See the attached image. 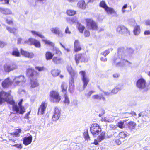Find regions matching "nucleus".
<instances>
[{
    "mask_svg": "<svg viewBox=\"0 0 150 150\" xmlns=\"http://www.w3.org/2000/svg\"><path fill=\"white\" fill-rule=\"evenodd\" d=\"M26 75L30 80L31 86L32 88L37 87L39 85L38 78L39 73L32 68H28L26 71Z\"/></svg>",
    "mask_w": 150,
    "mask_h": 150,
    "instance_id": "1",
    "label": "nucleus"
},
{
    "mask_svg": "<svg viewBox=\"0 0 150 150\" xmlns=\"http://www.w3.org/2000/svg\"><path fill=\"white\" fill-rule=\"evenodd\" d=\"M10 95L9 93L4 91L0 92V105L6 102L12 105V108L13 112L18 111V106L16 104L15 101L13 100H10L7 98Z\"/></svg>",
    "mask_w": 150,
    "mask_h": 150,
    "instance_id": "2",
    "label": "nucleus"
},
{
    "mask_svg": "<svg viewBox=\"0 0 150 150\" xmlns=\"http://www.w3.org/2000/svg\"><path fill=\"white\" fill-rule=\"evenodd\" d=\"M49 100L52 103H58L61 101L62 97L59 93L55 90L50 91L49 93Z\"/></svg>",
    "mask_w": 150,
    "mask_h": 150,
    "instance_id": "3",
    "label": "nucleus"
},
{
    "mask_svg": "<svg viewBox=\"0 0 150 150\" xmlns=\"http://www.w3.org/2000/svg\"><path fill=\"white\" fill-rule=\"evenodd\" d=\"M86 27L88 30L96 31L98 30V26L97 23L91 18L85 19Z\"/></svg>",
    "mask_w": 150,
    "mask_h": 150,
    "instance_id": "4",
    "label": "nucleus"
},
{
    "mask_svg": "<svg viewBox=\"0 0 150 150\" xmlns=\"http://www.w3.org/2000/svg\"><path fill=\"white\" fill-rule=\"evenodd\" d=\"M101 131V127L97 123H93L90 127V131L93 136L98 135Z\"/></svg>",
    "mask_w": 150,
    "mask_h": 150,
    "instance_id": "5",
    "label": "nucleus"
},
{
    "mask_svg": "<svg viewBox=\"0 0 150 150\" xmlns=\"http://www.w3.org/2000/svg\"><path fill=\"white\" fill-rule=\"evenodd\" d=\"M55 54H57V55L53 57L52 59V62L56 64H61L63 61L62 58L61 57V52L59 50L56 49L55 50Z\"/></svg>",
    "mask_w": 150,
    "mask_h": 150,
    "instance_id": "6",
    "label": "nucleus"
},
{
    "mask_svg": "<svg viewBox=\"0 0 150 150\" xmlns=\"http://www.w3.org/2000/svg\"><path fill=\"white\" fill-rule=\"evenodd\" d=\"M136 86L137 87L140 89L148 90L147 88V83L146 80L143 78H141L137 80Z\"/></svg>",
    "mask_w": 150,
    "mask_h": 150,
    "instance_id": "7",
    "label": "nucleus"
},
{
    "mask_svg": "<svg viewBox=\"0 0 150 150\" xmlns=\"http://www.w3.org/2000/svg\"><path fill=\"white\" fill-rule=\"evenodd\" d=\"M79 74L81 76L82 81L83 83V87L85 88L90 81L89 78L86 75V73L84 71L82 70L79 72Z\"/></svg>",
    "mask_w": 150,
    "mask_h": 150,
    "instance_id": "8",
    "label": "nucleus"
},
{
    "mask_svg": "<svg viewBox=\"0 0 150 150\" xmlns=\"http://www.w3.org/2000/svg\"><path fill=\"white\" fill-rule=\"evenodd\" d=\"M117 32L119 34L125 35L130 34V32L128 29L124 25H119L116 28Z\"/></svg>",
    "mask_w": 150,
    "mask_h": 150,
    "instance_id": "9",
    "label": "nucleus"
},
{
    "mask_svg": "<svg viewBox=\"0 0 150 150\" xmlns=\"http://www.w3.org/2000/svg\"><path fill=\"white\" fill-rule=\"evenodd\" d=\"M4 68L6 72H9L17 68V65L15 63H11L9 64H5Z\"/></svg>",
    "mask_w": 150,
    "mask_h": 150,
    "instance_id": "10",
    "label": "nucleus"
},
{
    "mask_svg": "<svg viewBox=\"0 0 150 150\" xmlns=\"http://www.w3.org/2000/svg\"><path fill=\"white\" fill-rule=\"evenodd\" d=\"M74 59L77 64H78L81 61V62H85V58L84 54L82 53H77L74 55Z\"/></svg>",
    "mask_w": 150,
    "mask_h": 150,
    "instance_id": "11",
    "label": "nucleus"
},
{
    "mask_svg": "<svg viewBox=\"0 0 150 150\" xmlns=\"http://www.w3.org/2000/svg\"><path fill=\"white\" fill-rule=\"evenodd\" d=\"M25 78L24 76H20L15 77L13 79L14 86L19 85L21 83H25Z\"/></svg>",
    "mask_w": 150,
    "mask_h": 150,
    "instance_id": "12",
    "label": "nucleus"
},
{
    "mask_svg": "<svg viewBox=\"0 0 150 150\" xmlns=\"http://www.w3.org/2000/svg\"><path fill=\"white\" fill-rule=\"evenodd\" d=\"M105 135L106 133L104 131H102L100 133V135L98 136L97 139H95L93 143L92 144H94L96 145H98V142H101L105 139Z\"/></svg>",
    "mask_w": 150,
    "mask_h": 150,
    "instance_id": "13",
    "label": "nucleus"
},
{
    "mask_svg": "<svg viewBox=\"0 0 150 150\" xmlns=\"http://www.w3.org/2000/svg\"><path fill=\"white\" fill-rule=\"evenodd\" d=\"M13 82L10 79V77H8L6 78L2 82V86L3 88L9 87L11 85Z\"/></svg>",
    "mask_w": 150,
    "mask_h": 150,
    "instance_id": "14",
    "label": "nucleus"
},
{
    "mask_svg": "<svg viewBox=\"0 0 150 150\" xmlns=\"http://www.w3.org/2000/svg\"><path fill=\"white\" fill-rule=\"evenodd\" d=\"M23 101V100L21 99L18 103V111H15L16 113L23 114L25 112L26 109L22 105Z\"/></svg>",
    "mask_w": 150,
    "mask_h": 150,
    "instance_id": "15",
    "label": "nucleus"
},
{
    "mask_svg": "<svg viewBox=\"0 0 150 150\" xmlns=\"http://www.w3.org/2000/svg\"><path fill=\"white\" fill-rule=\"evenodd\" d=\"M47 106V103L45 101L42 102L40 106L38 112V115H43L44 114L45 111Z\"/></svg>",
    "mask_w": 150,
    "mask_h": 150,
    "instance_id": "16",
    "label": "nucleus"
},
{
    "mask_svg": "<svg viewBox=\"0 0 150 150\" xmlns=\"http://www.w3.org/2000/svg\"><path fill=\"white\" fill-rule=\"evenodd\" d=\"M67 70L71 78V81H69V84L71 83H74V78L76 75V73L71 67H69L67 68Z\"/></svg>",
    "mask_w": 150,
    "mask_h": 150,
    "instance_id": "17",
    "label": "nucleus"
},
{
    "mask_svg": "<svg viewBox=\"0 0 150 150\" xmlns=\"http://www.w3.org/2000/svg\"><path fill=\"white\" fill-rule=\"evenodd\" d=\"M20 53L22 56L28 58H32L34 56L33 53L29 52L22 48L20 49Z\"/></svg>",
    "mask_w": 150,
    "mask_h": 150,
    "instance_id": "18",
    "label": "nucleus"
},
{
    "mask_svg": "<svg viewBox=\"0 0 150 150\" xmlns=\"http://www.w3.org/2000/svg\"><path fill=\"white\" fill-rule=\"evenodd\" d=\"M60 112L59 109L57 107L54 108V113L52 116V119L54 121H56L60 117Z\"/></svg>",
    "mask_w": 150,
    "mask_h": 150,
    "instance_id": "19",
    "label": "nucleus"
},
{
    "mask_svg": "<svg viewBox=\"0 0 150 150\" xmlns=\"http://www.w3.org/2000/svg\"><path fill=\"white\" fill-rule=\"evenodd\" d=\"M74 51L75 52H78L80 51L82 48L80 45V41L77 40H75L74 43Z\"/></svg>",
    "mask_w": 150,
    "mask_h": 150,
    "instance_id": "20",
    "label": "nucleus"
},
{
    "mask_svg": "<svg viewBox=\"0 0 150 150\" xmlns=\"http://www.w3.org/2000/svg\"><path fill=\"white\" fill-rule=\"evenodd\" d=\"M33 139L32 136L30 135L28 137H25L23 140V144L25 146L28 145L31 143Z\"/></svg>",
    "mask_w": 150,
    "mask_h": 150,
    "instance_id": "21",
    "label": "nucleus"
},
{
    "mask_svg": "<svg viewBox=\"0 0 150 150\" xmlns=\"http://www.w3.org/2000/svg\"><path fill=\"white\" fill-rule=\"evenodd\" d=\"M78 6L81 9H85L87 6L84 0H81L79 1L77 3Z\"/></svg>",
    "mask_w": 150,
    "mask_h": 150,
    "instance_id": "22",
    "label": "nucleus"
},
{
    "mask_svg": "<svg viewBox=\"0 0 150 150\" xmlns=\"http://www.w3.org/2000/svg\"><path fill=\"white\" fill-rule=\"evenodd\" d=\"M29 41L31 42V44L34 45L36 47H40L41 46L40 43L37 40L33 39H30Z\"/></svg>",
    "mask_w": 150,
    "mask_h": 150,
    "instance_id": "23",
    "label": "nucleus"
},
{
    "mask_svg": "<svg viewBox=\"0 0 150 150\" xmlns=\"http://www.w3.org/2000/svg\"><path fill=\"white\" fill-rule=\"evenodd\" d=\"M54 54L50 51L47 52L45 54L46 59L47 60L52 59Z\"/></svg>",
    "mask_w": 150,
    "mask_h": 150,
    "instance_id": "24",
    "label": "nucleus"
},
{
    "mask_svg": "<svg viewBox=\"0 0 150 150\" xmlns=\"http://www.w3.org/2000/svg\"><path fill=\"white\" fill-rule=\"evenodd\" d=\"M61 91L64 94L67 93V84L65 82H63L61 86Z\"/></svg>",
    "mask_w": 150,
    "mask_h": 150,
    "instance_id": "25",
    "label": "nucleus"
},
{
    "mask_svg": "<svg viewBox=\"0 0 150 150\" xmlns=\"http://www.w3.org/2000/svg\"><path fill=\"white\" fill-rule=\"evenodd\" d=\"M22 130L21 129H16L15 132L10 133V134L14 137H19L20 136V134L21 133Z\"/></svg>",
    "mask_w": 150,
    "mask_h": 150,
    "instance_id": "26",
    "label": "nucleus"
},
{
    "mask_svg": "<svg viewBox=\"0 0 150 150\" xmlns=\"http://www.w3.org/2000/svg\"><path fill=\"white\" fill-rule=\"evenodd\" d=\"M136 126V123L132 121L129 122L127 124V126L128 128L131 130H132L134 129Z\"/></svg>",
    "mask_w": 150,
    "mask_h": 150,
    "instance_id": "27",
    "label": "nucleus"
},
{
    "mask_svg": "<svg viewBox=\"0 0 150 150\" xmlns=\"http://www.w3.org/2000/svg\"><path fill=\"white\" fill-rule=\"evenodd\" d=\"M0 12L5 15H10L12 14L11 11L8 9H4L0 7Z\"/></svg>",
    "mask_w": 150,
    "mask_h": 150,
    "instance_id": "28",
    "label": "nucleus"
},
{
    "mask_svg": "<svg viewBox=\"0 0 150 150\" xmlns=\"http://www.w3.org/2000/svg\"><path fill=\"white\" fill-rule=\"evenodd\" d=\"M92 98L93 100H100L102 99L104 101L105 100V98L104 97L100 96V95L98 94H95L93 95L92 97Z\"/></svg>",
    "mask_w": 150,
    "mask_h": 150,
    "instance_id": "29",
    "label": "nucleus"
},
{
    "mask_svg": "<svg viewBox=\"0 0 150 150\" xmlns=\"http://www.w3.org/2000/svg\"><path fill=\"white\" fill-rule=\"evenodd\" d=\"M140 26L136 25L134 28L133 32L135 35H138L140 33Z\"/></svg>",
    "mask_w": 150,
    "mask_h": 150,
    "instance_id": "30",
    "label": "nucleus"
},
{
    "mask_svg": "<svg viewBox=\"0 0 150 150\" xmlns=\"http://www.w3.org/2000/svg\"><path fill=\"white\" fill-rule=\"evenodd\" d=\"M6 29L10 33H12L13 34H15L17 31V29L16 28H12L9 26H7L6 27Z\"/></svg>",
    "mask_w": 150,
    "mask_h": 150,
    "instance_id": "31",
    "label": "nucleus"
},
{
    "mask_svg": "<svg viewBox=\"0 0 150 150\" xmlns=\"http://www.w3.org/2000/svg\"><path fill=\"white\" fill-rule=\"evenodd\" d=\"M11 54L12 55L17 57H19L21 56L19 51L18 49L17 48H14L13 49Z\"/></svg>",
    "mask_w": 150,
    "mask_h": 150,
    "instance_id": "32",
    "label": "nucleus"
},
{
    "mask_svg": "<svg viewBox=\"0 0 150 150\" xmlns=\"http://www.w3.org/2000/svg\"><path fill=\"white\" fill-rule=\"evenodd\" d=\"M104 10L108 14H112L115 13V10L113 8L109 7L108 6Z\"/></svg>",
    "mask_w": 150,
    "mask_h": 150,
    "instance_id": "33",
    "label": "nucleus"
},
{
    "mask_svg": "<svg viewBox=\"0 0 150 150\" xmlns=\"http://www.w3.org/2000/svg\"><path fill=\"white\" fill-rule=\"evenodd\" d=\"M60 73V71L59 69H53L51 71V73L54 76L56 77L59 75Z\"/></svg>",
    "mask_w": 150,
    "mask_h": 150,
    "instance_id": "34",
    "label": "nucleus"
},
{
    "mask_svg": "<svg viewBox=\"0 0 150 150\" xmlns=\"http://www.w3.org/2000/svg\"><path fill=\"white\" fill-rule=\"evenodd\" d=\"M66 13L69 16H73L76 13V11L72 9H68L67 10Z\"/></svg>",
    "mask_w": 150,
    "mask_h": 150,
    "instance_id": "35",
    "label": "nucleus"
},
{
    "mask_svg": "<svg viewBox=\"0 0 150 150\" xmlns=\"http://www.w3.org/2000/svg\"><path fill=\"white\" fill-rule=\"evenodd\" d=\"M63 97L64 98V103L66 104H69L70 103V100L67 93L64 94Z\"/></svg>",
    "mask_w": 150,
    "mask_h": 150,
    "instance_id": "36",
    "label": "nucleus"
},
{
    "mask_svg": "<svg viewBox=\"0 0 150 150\" xmlns=\"http://www.w3.org/2000/svg\"><path fill=\"white\" fill-rule=\"evenodd\" d=\"M83 137L85 140H90V137L88 134V130L87 129L85 130L83 133Z\"/></svg>",
    "mask_w": 150,
    "mask_h": 150,
    "instance_id": "37",
    "label": "nucleus"
},
{
    "mask_svg": "<svg viewBox=\"0 0 150 150\" xmlns=\"http://www.w3.org/2000/svg\"><path fill=\"white\" fill-rule=\"evenodd\" d=\"M6 22L9 25H12L13 24V18L11 17H7L6 19Z\"/></svg>",
    "mask_w": 150,
    "mask_h": 150,
    "instance_id": "38",
    "label": "nucleus"
},
{
    "mask_svg": "<svg viewBox=\"0 0 150 150\" xmlns=\"http://www.w3.org/2000/svg\"><path fill=\"white\" fill-rule=\"evenodd\" d=\"M126 120H124L123 121H121L118 122L117 126L121 129H122L124 127V123L126 122Z\"/></svg>",
    "mask_w": 150,
    "mask_h": 150,
    "instance_id": "39",
    "label": "nucleus"
},
{
    "mask_svg": "<svg viewBox=\"0 0 150 150\" xmlns=\"http://www.w3.org/2000/svg\"><path fill=\"white\" fill-rule=\"evenodd\" d=\"M99 6L100 7L103 8L104 9L108 6L106 4L105 1H101L99 4Z\"/></svg>",
    "mask_w": 150,
    "mask_h": 150,
    "instance_id": "40",
    "label": "nucleus"
},
{
    "mask_svg": "<svg viewBox=\"0 0 150 150\" xmlns=\"http://www.w3.org/2000/svg\"><path fill=\"white\" fill-rule=\"evenodd\" d=\"M77 28L79 32L81 33H83L85 29V26L81 24L79 25Z\"/></svg>",
    "mask_w": 150,
    "mask_h": 150,
    "instance_id": "41",
    "label": "nucleus"
},
{
    "mask_svg": "<svg viewBox=\"0 0 150 150\" xmlns=\"http://www.w3.org/2000/svg\"><path fill=\"white\" fill-rule=\"evenodd\" d=\"M127 136L126 133L124 131H122L119 133L118 136L120 138L124 139Z\"/></svg>",
    "mask_w": 150,
    "mask_h": 150,
    "instance_id": "42",
    "label": "nucleus"
},
{
    "mask_svg": "<svg viewBox=\"0 0 150 150\" xmlns=\"http://www.w3.org/2000/svg\"><path fill=\"white\" fill-rule=\"evenodd\" d=\"M51 31L53 33H54L55 34H57L59 35L60 34V33L59 32V30H58V29L57 28H52L51 29Z\"/></svg>",
    "mask_w": 150,
    "mask_h": 150,
    "instance_id": "43",
    "label": "nucleus"
},
{
    "mask_svg": "<svg viewBox=\"0 0 150 150\" xmlns=\"http://www.w3.org/2000/svg\"><path fill=\"white\" fill-rule=\"evenodd\" d=\"M42 41L45 44H47L52 46H53L54 45V44L49 40H43Z\"/></svg>",
    "mask_w": 150,
    "mask_h": 150,
    "instance_id": "44",
    "label": "nucleus"
},
{
    "mask_svg": "<svg viewBox=\"0 0 150 150\" xmlns=\"http://www.w3.org/2000/svg\"><path fill=\"white\" fill-rule=\"evenodd\" d=\"M31 32L32 34H33L34 35H36L37 36H39L41 38H44V36L43 35H42L40 33H38V32L32 30L31 31Z\"/></svg>",
    "mask_w": 150,
    "mask_h": 150,
    "instance_id": "45",
    "label": "nucleus"
},
{
    "mask_svg": "<svg viewBox=\"0 0 150 150\" xmlns=\"http://www.w3.org/2000/svg\"><path fill=\"white\" fill-rule=\"evenodd\" d=\"M115 142L117 145H119L121 143L122 141L118 137H116L115 139Z\"/></svg>",
    "mask_w": 150,
    "mask_h": 150,
    "instance_id": "46",
    "label": "nucleus"
},
{
    "mask_svg": "<svg viewBox=\"0 0 150 150\" xmlns=\"http://www.w3.org/2000/svg\"><path fill=\"white\" fill-rule=\"evenodd\" d=\"M120 90V88H118L115 87L112 90L111 92L113 94H116Z\"/></svg>",
    "mask_w": 150,
    "mask_h": 150,
    "instance_id": "47",
    "label": "nucleus"
},
{
    "mask_svg": "<svg viewBox=\"0 0 150 150\" xmlns=\"http://www.w3.org/2000/svg\"><path fill=\"white\" fill-rule=\"evenodd\" d=\"M35 69L39 71H41L44 69V67H43L36 66L35 67Z\"/></svg>",
    "mask_w": 150,
    "mask_h": 150,
    "instance_id": "48",
    "label": "nucleus"
},
{
    "mask_svg": "<svg viewBox=\"0 0 150 150\" xmlns=\"http://www.w3.org/2000/svg\"><path fill=\"white\" fill-rule=\"evenodd\" d=\"M110 53V51L109 49L106 50L104 51L101 53V54L104 55V56H106Z\"/></svg>",
    "mask_w": 150,
    "mask_h": 150,
    "instance_id": "49",
    "label": "nucleus"
},
{
    "mask_svg": "<svg viewBox=\"0 0 150 150\" xmlns=\"http://www.w3.org/2000/svg\"><path fill=\"white\" fill-rule=\"evenodd\" d=\"M95 92V91H91L88 92V93L85 94L86 96L87 97H90L93 93H94Z\"/></svg>",
    "mask_w": 150,
    "mask_h": 150,
    "instance_id": "50",
    "label": "nucleus"
},
{
    "mask_svg": "<svg viewBox=\"0 0 150 150\" xmlns=\"http://www.w3.org/2000/svg\"><path fill=\"white\" fill-rule=\"evenodd\" d=\"M11 146L16 147L17 148L19 149H21L22 148V146L21 144H15L14 145H12Z\"/></svg>",
    "mask_w": 150,
    "mask_h": 150,
    "instance_id": "51",
    "label": "nucleus"
},
{
    "mask_svg": "<svg viewBox=\"0 0 150 150\" xmlns=\"http://www.w3.org/2000/svg\"><path fill=\"white\" fill-rule=\"evenodd\" d=\"M84 35L86 37H89L90 35V32L89 30H85L84 32Z\"/></svg>",
    "mask_w": 150,
    "mask_h": 150,
    "instance_id": "52",
    "label": "nucleus"
},
{
    "mask_svg": "<svg viewBox=\"0 0 150 150\" xmlns=\"http://www.w3.org/2000/svg\"><path fill=\"white\" fill-rule=\"evenodd\" d=\"M127 52L129 53H132L134 51V50L131 48H127Z\"/></svg>",
    "mask_w": 150,
    "mask_h": 150,
    "instance_id": "53",
    "label": "nucleus"
},
{
    "mask_svg": "<svg viewBox=\"0 0 150 150\" xmlns=\"http://www.w3.org/2000/svg\"><path fill=\"white\" fill-rule=\"evenodd\" d=\"M7 45L6 43L0 41V47L3 48Z\"/></svg>",
    "mask_w": 150,
    "mask_h": 150,
    "instance_id": "54",
    "label": "nucleus"
},
{
    "mask_svg": "<svg viewBox=\"0 0 150 150\" xmlns=\"http://www.w3.org/2000/svg\"><path fill=\"white\" fill-rule=\"evenodd\" d=\"M65 32L66 33L70 34L71 33V31L69 30V28L67 26L65 29Z\"/></svg>",
    "mask_w": 150,
    "mask_h": 150,
    "instance_id": "55",
    "label": "nucleus"
},
{
    "mask_svg": "<svg viewBox=\"0 0 150 150\" xmlns=\"http://www.w3.org/2000/svg\"><path fill=\"white\" fill-rule=\"evenodd\" d=\"M145 24L146 26H150V20H146L145 21Z\"/></svg>",
    "mask_w": 150,
    "mask_h": 150,
    "instance_id": "56",
    "label": "nucleus"
},
{
    "mask_svg": "<svg viewBox=\"0 0 150 150\" xmlns=\"http://www.w3.org/2000/svg\"><path fill=\"white\" fill-rule=\"evenodd\" d=\"M105 113V111L104 110H101L100 113L99 115V116L100 117L102 116Z\"/></svg>",
    "mask_w": 150,
    "mask_h": 150,
    "instance_id": "57",
    "label": "nucleus"
},
{
    "mask_svg": "<svg viewBox=\"0 0 150 150\" xmlns=\"http://www.w3.org/2000/svg\"><path fill=\"white\" fill-rule=\"evenodd\" d=\"M74 88V86L73 85H72L71 84V85H69V91H70L71 93L72 91L73 90V89Z\"/></svg>",
    "mask_w": 150,
    "mask_h": 150,
    "instance_id": "58",
    "label": "nucleus"
},
{
    "mask_svg": "<svg viewBox=\"0 0 150 150\" xmlns=\"http://www.w3.org/2000/svg\"><path fill=\"white\" fill-rule=\"evenodd\" d=\"M127 7V4H125L124 5L123 7H122V12L124 13L125 12V10H124V9L126 8Z\"/></svg>",
    "mask_w": 150,
    "mask_h": 150,
    "instance_id": "59",
    "label": "nucleus"
},
{
    "mask_svg": "<svg viewBox=\"0 0 150 150\" xmlns=\"http://www.w3.org/2000/svg\"><path fill=\"white\" fill-rule=\"evenodd\" d=\"M124 50L123 48H119L117 49V53L119 54L121 52L123 51Z\"/></svg>",
    "mask_w": 150,
    "mask_h": 150,
    "instance_id": "60",
    "label": "nucleus"
},
{
    "mask_svg": "<svg viewBox=\"0 0 150 150\" xmlns=\"http://www.w3.org/2000/svg\"><path fill=\"white\" fill-rule=\"evenodd\" d=\"M144 34L145 35H150V31L149 30H145L144 32Z\"/></svg>",
    "mask_w": 150,
    "mask_h": 150,
    "instance_id": "61",
    "label": "nucleus"
},
{
    "mask_svg": "<svg viewBox=\"0 0 150 150\" xmlns=\"http://www.w3.org/2000/svg\"><path fill=\"white\" fill-rule=\"evenodd\" d=\"M9 0H1V1H4L3 3V4H8L9 3Z\"/></svg>",
    "mask_w": 150,
    "mask_h": 150,
    "instance_id": "62",
    "label": "nucleus"
},
{
    "mask_svg": "<svg viewBox=\"0 0 150 150\" xmlns=\"http://www.w3.org/2000/svg\"><path fill=\"white\" fill-rule=\"evenodd\" d=\"M113 76L114 78H117L119 77L120 76V75L119 74L115 73L113 74Z\"/></svg>",
    "mask_w": 150,
    "mask_h": 150,
    "instance_id": "63",
    "label": "nucleus"
},
{
    "mask_svg": "<svg viewBox=\"0 0 150 150\" xmlns=\"http://www.w3.org/2000/svg\"><path fill=\"white\" fill-rule=\"evenodd\" d=\"M100 60L101 61L103 62H106L107 60V58H104L103 57H101L100 58Z\"/></svg>",
    "mask_w": 150,
    "mask_h": 150,
    "instance_id": "64",
    "label": "nucleus"
}]
</instances>
